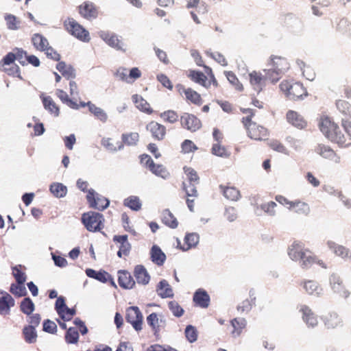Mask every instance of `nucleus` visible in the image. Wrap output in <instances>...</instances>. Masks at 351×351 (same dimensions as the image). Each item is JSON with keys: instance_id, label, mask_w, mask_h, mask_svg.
<instances>
[{"instance_id": "obj_1", "label": "nucleus", "mask_w": 351, "mask_h": 351, "mask_svg": "<svg viewBox=\"0 0 351 351\" xmlns=\"http://www.w3.org/2000/svg\"><path fill=\"white\" fill-rule=\"evenodd\" d=\"M341 130L334 119L327 115H322L318 120V128L323 135L330 142L341 147L351 145V121L348 119H341Z\"/></svg>"}, {"instance_id": "obj_2", "label": "nucleus", "mask_w": 351, "mask_h": 351, "mask_svg": "<svg viewBox=\"0 0 351 351\" xmlns=\"http://www.w3.org/2000/svg\"><path fill=\"white\" fill-rule=\"evenodd\" d=\"M288 254L291 260L300 261L302 268L308 269L314 264L321 266L322 268H327L326 264L313 254L308 248L305 247L303 243L294 241L289 247Z\"/></svg>"}, {"instance_id": "obj_3", "label": "nucleus", "mask_w": 351, "mask_h": 351, "mask_svg": "<svg viewBox=\"0 0 351 351\" xmlns=\"http://www.w3.org/2000/svg\"><path fill=\"white\" fill-rule=\"evenodd\" d=\"M204 71L207 75L204 73L195 71L190 70L187 76L190 80L206 88H209L211 84L217 88L219 86V83L213 72L212 69L208 66H204Z\"/></svg>"}, {"instance_id": "obj_4", "label": "nucleus", "mask_w": 351, "mask_h": 351, "mask_svg": "<svg viewBox=\"0 0 351 351\" xmlns=\"http://www.w3.org/2000/svg\"><path fill=\"white\" fill-rule=\"evenodd\" d=\"M280 88L287 98L291 100L302 99L307 95V91L303 84L300 82H293L283 80L280 84Z\"/></svg>"}, {"instance_id": "obj_5", "label": "nucleus", "mask_w": 351, "mask_h": 351, "mask_svg": "<svg viewBox=\"0 0 351 351\" xmlns=\"http://www.w3.org/2000/svg\"><path fill=\"white\" fill-rule=\"evenodd\" d=\"M65 29L73 36L82 42L90 40L89 32L73 18H67L63 23Z\"/></svg>"}, {"instance_id": "obj_6", "label": "nucleus", "mask_w": 351, "mask_h": 351, "mask_svg": "<svg viewBox=\"0 0 351 351\" xmlns=\"http://www.w3.org/2000/svg\"><path fill=\"white\" fill-rule=\"evenodd\" d=\"M82 221L87 230L97 232L104 228V217L99 213L89 211L82 215Z\"/></svg>"}, {"instance_id": "obj_7", "label": "nucleus", "mask_w": 351, "mask_h": 351, "mask_svg": "<svg viewBox=\"0 0 351 351\" xmlns=\"http://www.w3.org/2000/svg\"><path fill=\"white\" fill-rule=\"evenodd\" d=\"M186 8L192 9L190 11L191 15L194 22L197 24L202 23L208 12V8L206 3L200 0H185Z\"/></svg>"}, {"instance_id": "obj_8", "label": "nucleus", "mask_w": 351, "mask_h": 351, "mask_svg": "<svg viewBox=\"0 0 351 351\" xmlns=\"http://www.w3.org/2000/svg\"><path fill=\"white\" fill-rule=\"evenodd\" d=\"M176 89L178 93L184 97L189 104L199 106L203 104L201 95L191 88H186L182 84H178Z\"/></svg>"}, {"instance_id": "obj_9", "label": "nucleus", "mask_w": 351, "mask_h": 351, "mask_svg": "<svg viewBox=\"0 0 351 351\" xmlns=\"http://www.w3.org/2000/svg\"><path fill=\"white\" fill-rule=\"evenodd\" d=\"M141 162L157 176L166 178L169 176V173L163 165L155 164L152 158L147 154H143L141 156Z\"/></svg>"}, {"instance_id": "obj_10", "label": "nucleus", "mask_w": 351, "mask_h": 351, "mask_svg": "<svg viewBox=\"0 0 351 351\" xmlns=\"http://www.w3.org/2000/svg\"><path fill=\"white\" fill-rule=\"evenodd\" d=\"M86 199L90 208L104 210L110 204V201L106 197L95 192L93 189L88 191Z\"/></svg>"}, {"instance_id": "obj_11", "label": "nucleus", "mask_w": 351, "mask_h": 351, "mask_svg": "<svg viewBox=\"0 0 351 351\" xmlns=\"http://www.w3.org/2000/svg\"><path fill=\"white\" fill-rule=\"evenodd\" d=\"M181 127L191 132H195L202 128L201 120L193 114L183 113L180 117Z\"/></svg>"}, {"instance_id": "obj_12", "label": "nucleus", "mask_w": 351, "mask_h": 351, "mask_svg": "<svg viewBox=\"0 0 351 351\" xmlns=\"http://www.w3.org/2000/svg\"><path fill=\"white\" fill-rule=\"evenodd\" d=\"M125 319L136 330L142 329L143 315L137 306H130L126 310Z\"/></svg>"}, {"instance_id": "obj_13", "label": "nucleus", "mask_w": 351, "mask_h": 351, "mask_svg": "<svg viewBox=\"0 0 351 351\" xmlns=\"http://www.w3.org/2000/svg\"><path fill=\"white\" fill-rule=\"evenodd\" d=\"M245 128L247 130V136L256 141H264L269 136L268 130L256 123H251V125Z\"/></svg>"}, {"instance_id": "obj_14", "label": "nucleus", "mask_w": 351, "mask_h": 351, "mask_svg": "<svg viewBox=\"0 0 351 351\" xmlns=\"http://www.w3.org/2000/svg\"><path fill=\"white\" fill-rule=\"evenodd\" d=\"M146 129L154 140L160 141L165 138L167 129L164 125L152 121L146 125Z\"/></svg>"}, {"instance_id": "obj_15", "label": "nucleus", "mask_w": 351, "mask_h": 351, "mask_svg": "<svg viewBox=\"0 0 351 351\" xmlns=\"http://www.w3.org/2000/svg\"><path fill=\"white\" fill-rule=\"evenodd\" d=\"M249 82L253 89L257 93L263 90L267 84V78L260 71H253L249 73Z\"/></svg>"}, {"instance_id": "obj_16", "label": "nucleus", "mask_w": 351, "mask_h": 351, "mask_svg": "<svg viewBox=\"0 0 351 351\" xmlns=\"http://www.w3.org/2000/svg\"><path fill=\"white\" fill-rule=\"evenodd\" d=\"M315 152L322 158L329 160L334 163L340 162V156L329 146L324 144H319Z\"/></svg>"}, {"instance_id": "obj_17", "label": "nucleus", "mask_w": 351, "mask_h": 351, "mask_svg": "<svg viewBox=\"0 0 351 351\" xmlns=\"http://www.w3.org/2000/svg\"><path fill=\"white\" fill-rule=\"evenodd\" d=\"M79 13L87 20H93L98 16V8L92 2L85 1L78 7Z\"/></svg>"}, {"instance_id": "obj_18", "label": "nucleus", "mask_w": 351, "mask_h": 351, "mask_svg": "<svg viewBox=\"0 0 351 351\" xmlns=\"http://www.w3.org/2000/svg\"><path fill=\"white\" fill-rule=\"evenodd\" d=\"M269 65L277 71V73H285L289 69L290 64L285 57L271 56L269 58Z\"/></svg>"}, {"instance_id": "obj_19", "label": "nucleus", "mask_w": 351, "mask_h": 351, "mask_svg": "<svg viewBox=\"0 0 351 351\" xmlns=\"http://www.w3.org/2000/svg\"><path fill=\"white\" fill-rule=\"evenodd\" d=\"M299 311L302 313L303 321L308 327L313 328L317 325V317L309 306L302 304L299 306Z\"/></svg>"}, {"instance_id": "obj_20", "label": "nucleus", "mask_w": 351, "mask_h": 351, "mask_svg": "<svg viewBox=\"0 0 351 351\" xmlns=\"http://www.w3.org/2000/svg\"><path fill=\"white\" fill-rule=\"evenodd\" d=\"M6 59L7 54L0 61V70L10 76L17 77L22 79L20 74L19 66L16 64L14 61L8 62V61H6Z\"/></svg>"}, {"instance_id": "obj_21", "label": "nucleus", "mask_w": 351, "mask_h": 351, "mask_svg": "<svg viewBox=\"0 0 351 351\" xmlns=\"http://www.w3.org/2000/svg\"><path fill=\"white\" fill-rule=\"evenodd\" d=\"M113 241L119 244L117 256L119 258L128 256L131 250V245L128 242V235H115L113 237Z\"/></svg>"}, {"instance_id": "obj_22", "label": "nucleus", "mask_w": 351, "mask_h": 351, "mask_svg": "<svg viewBox=\"0 0 351 351\" xmlns=\"http://www.w3.org/2000/svg\"><path fill=\"white\" fill-rule=\"evenodd\" d=\"M15 304L13 298L5 291H0V315L10 313V308Z\"/></svg>"}, {"instance_id": "obj_23", "label": "nucleus", "mask_w": 351, "mask_h": 351, "mask_svg": "<svg viewBox=\"0 0 351 351\" xmlns=\"http://www.w3.org/2000/svg\"><path fill=\"white\" fill-rule=\"evenodd\" d=\"M85 272L89 278L96 279L104 283L109 282L111 285L116 287L113 278L106 271H97L93 269H86Z\"/></svg>"}, {"instance_id": "obj_24", "label": "nucleus", "mask_w": 351, "mask_h": 351, "mask_svg": "<svg viewBox=\"0 0 351 351\" xmlns=\"http://www.w3.org/2000/svg\"><path fill=\"white\" fill-rule=\"evenodd\" d=\"M330 284L335 292L340 296L347 298L349 295L348 291L345 289L342 279L337 274H332L330 277Z\"/></svg>"}, {"instance_id": "obj_25", "label": "nucleus", "mask_w": 351, "mask_h": 351, "mask_svg": "<svg viewBox=\"0 0 351 351\" xmlns=\"http://www.w3.org/2000/svg\"><path fill=\"white\" fill-rule=\"evenodd\" d=\"M287 121L293 126L302 130L307 126V121L298 112L289 110L286 114Z\"/></svg>"}, {"instance_id": "obj_26", "label": "nucleus", "mask_w": 351, "mask_h": 351, "mask_svg": "<svg viewBox=\"0 0 351 351\" xmlns=\"http://www.w3.org/2000/svg\"><path fill=\"white\" fill-rule=\"evenodd\" d=\"M118 283L119 286L125 289H131L135 286V281L131 274L127 270L118 271Z\"/></svg>"}, {"instance_id": "obj_27", "label": "nucleus", "mask_w": 351, "mask_h": 351, "mask_svg": "<svg viewBox=\"0 0 351 351\" xmlns=\"http://www.w3.org/2000/svg\"><path fill=\"white\" fill-rule=\"evenodd\" d=\"M193 300L195 306L202 308H208L210 304V296L208 293L202 289H199L195 292Z\"/></svg>"}, {"instance_id": "obj_28", "label": "nucleus", "mask_w": 351, "mask_h": 351, "mask_svg": "<svg viewBox=\"0 0 351 351\" xmlns=\"http://www.w3.org/2000/svg\"><path fill=\"white\" fill-rule=\"evenodd\" d=\"M199 243V235L196 233H188L185 235L184 243L181 244L179 240H177L178 245L182 251H187L195 247Z\"/></svg>"}, {"instance_id": "obj_29", "label": "nucleus", "mask_w": 351, "mask_h": 351, "mask_svg": "<svg viewBox=\"0 0 351 351\" xmlns=\"http://www.w3.org/2000/svg\"><path fill=\"white\" fill-rule=\"evenodd\" d=\"M100 36L109 46L117 50L123 49V43L117 35L113 33L102 32Z\"/></svg>"}, {"instance_id": "obj_30", "label": "nucleus", "mask_w": 351, "mask_h": 351, "mask_svg": "<svg viewBox=\"0 0 351 351\" xmlns=\"http://www.w3.org/2000/svg\"><path fill=\"white\" fill-rule=\"evenodd\" d=\"M219 189L222 192L223 196L228 200L237 201L241 197L240 191L233 186H223L221 184Z\"/></svg>"}, {"instance_id": "obj_31", "label": "nucleus", "mask_w": 351, "mask_h": 351, "mask_svg": "<svg viewBox=\"0 0 351 351\" xmlns=\"http://www.w3.org/2000/svg\"><path fill=\"white\" fill-rule=\"evenodd\" d=\"M132 101L134 103L135 106L141 112L147 114L153 113L154 110L151 108L149 104L142 96L137 94L134 95L132 97Z\"/></svg>"}, {"instance_id": "obj_32", "label": "nucleus", "mask_w": 351, "mask_h": 351, "mask_svg": "<svg viewBox=\"0 0 351 351\" xmlns=\"http://www.w3.org/2000/svg\"><path fill=\"white\" fill-rule=\"evenodd\" d=\"M134 275L138 284L145 285L149 282L150 276L143 265H138L134 267Z\"/></svg>"}, {"instance_id": "obj_33", "label": "nucleus", "mask_w": 351, "mask_h": 351, "mask_svg": "<svg viewBox=\"0 0 351 351\" xmlns=\"http://www.w3.org/2000/svg\"><path fill=\"white\" fill-rule=\"evenodd\" d=\"M288 209L303 216H306L310 212V207L308 204L299 199L293 201L291 207H288Z\"/></svg>"}, {"instance_id": "obj_34", "label": "nucleus", "mask_w": 351, "mask_h": 351, "mask_svg": "<svg viewBox=\"0 0 351 351\" xmlns=\"http://www.w3.org/2000/svg\"><path fill=\"white\" fill-rule=\"evenodd\" d=\"M151 259L158 266H162L165 260L166 255L158 245H153L150 251Z\"/></svg>"}, {"instance_id": "obj_35", "label": "nucleus", "mask_w": 351, "mask_h": 351, "mask_svg": "<svg viewBox=\"0 0 351 351\" xmlns=\"http://www.w3.org/2000/svg\"><path fill=\"white\" fill-rule=\"evenodd\" d=\"M27 53L23 49L16 48L12 52L7 53L6 61L11 62L17 60L21 64L24 65L26 60Z\"/></svg>"}, {"instance_id": "obj_36", "label": "nucleus", "mask_w": 351, "mask_h": 351, "mask_svg": "<svg viewBox=\"0 0 351 351\" xmlns=\"http://www.w3.org/2000/svg\"><path fill=\"white\" fill-rule=\"evenodd\" d=\"M157 293L162 298H171L173 295V290L165 280L160 281L157 285Z\"/></svg>"}, {"instance_id": "obj_37", "label": "nucleus", "mask_w": 351, "mask_h": 351, "mask_svg": "<svg viewBox=\"0 0 351 351\" xmlns=\"http://www.w3.org/2000/svg\"><path fill=\"white\" fill-rule=\"evenodd\" d=\"M56 69L67 80H73L75 77V69L64 62H59L56 65Z\"/></svg>"}, {"instance_id": "obj_38", "label": "nucleus", "mask_w": 351, "mask_h": 351, "mask_svg": "<svg viewBox=\"0 0 351 351\" xmlns=\"http://www.w3.org/2000/svg\"><path fill=\"white\" fill-rule=\"evenodd\" d=\"M32 42L35 49L40 51H43L49 45L47 39L40 34H34Z\"/></svg>"}, {"instance_id": "obj_39", "label": "nucleus", "mask_w": 351, "mask_h": 351, "mask_svg": "<svg viewBox=\"0 0 351 351\" xmlns=\"http://www.w3.org/2000/svg\"><path fill=\"white\" fill-rule=\"evenodd\" d=\"M162 221L171 228H176L178 221L169 209H165L162 213Z\"/></svg>"}, {"instance_id": "obj_40", "label": "nucleus", "mask_w": 351, "mask_h": 351, "mask_svg": "<svg viewBox=\"0 0 351 351\" xmlns=\"http://www.w3.org/2000/svg\"><path fill=\"white\" fill-rule=\"evenodd\" d=\"M87 106L89 111L101 122L105 123L108 119V115L105 111L99 107H97L90 101L87 102Z\"/></svg>"}, {"instance_id": "obj_41", "label": "nucleus", "mask_w": 351, "mask_h": 351, "mask_svg": "<svg viewBox=\"0 0 351 351\" xmlns=\"http://www.w3.org/2000/svg\"><path fill=\"white\" fill-rule=\"evenodd\" d=\"M336 107L338 110L351 121V105L346 100L339 99L336 101Z\"/></svg>"}, {"instance_id": "obj_42", "label": "nucleus", "mask_w": 351, "mask_h": 351, "mask_svg": "<svg viewBox=\"0 0 351 351\" xmlns=\"http://www.w3.org/2000/svg\"><path fill=\"white\" fill-rule=\"evenodd\" d=\"M42 101L46 110L55 116H58L60 112L59 108L50 96L43 97Z\"/></svg>"}, {"instance_id": "obj_43", "label": "nucleus", "mask_w": 351, "mask_h": 351, "mask_svg": "<svg viewBox=\"0 0 351 351\" xmlns=\"http://www.w3.org/2000/svg\"><path fill=\"white\" fill-rule=\"evenodd\" d=\"M324 322L328 328H335L341 325V319L336 313H329L324 316Z\"/></svg>"}, {"instance_id": "obj_44", "label": "nucleus", "mask_w": 351, "mask_h": 351, "mask_svg": "<svg viewBox=\"0 0 351 351\" xmlns=\"http://www.w3.org/2000/svg\"><path fill=\"white\" fill-rule=\"evenodd\" d=\"M327 245L330 249H331L334 253L342 258H347L349 256V250L342 245H339L333 241H329L327 242Z\"/></svg>"}, {"instance_id": "obj_45", "label": "nucleus", "mask_w": 351, "mask_h": 351, "mask_svg": "<svg viewBox=\"0 0 351 351\" xmlns=\"http://www.w3.org/2000/svg\"><path fill=\"white\" fill-rule=\"evenodd\" d=\"M23 335L25 341L28 343L36 341L37 333L36 329L32 326H25L23 329Z\"/></svg>"}, {"instance_id": "obj_46", "label": "nucleus", "mask_w": 351, "mask_h": 351, "mask_svg": "<svg viewBox=\"0 0 351 351\" xmlns=\"http://www.w3.org/2000/svg\"><path fill=\"white\" fill-rule=\"evenodd\" d=\"M56 95L62 101V103L66 104L70 108H73V109L79 108L78 104L75 101L71 99L69 97V95H67V93L65 91H64L63 90L58 89L56 90Z\"/></svg>"}, {"instance_id": "obj_47", "label": "nucleus", "mask_w": 351, "mask_h": 351, "mask_svg": "<svg viewBox=\"0 0 351 351\" xmlns=\"http://www.w3.org/2000/svg\"><path fill=\"white\" fill-rule=\"evenodd\" d=\"M35 309V305L29 298H25L20 304L21 311L27 315H30Z\"/></svg>"}, {"instance_id": "obj_48", "label": "nucleus", "mask_w": 351, "mask_h": 351, "mask_svg": "<svg viewBox=\"0 0 351 351\" xmlns=\"http://www.w3.org/2000/svg\"><path fill=\"white\" fill-rule=\"evenodd\" d=\"M233 327L232 332L234 336H239L246 326V321L243 318H234L231 321Z\"/></svg>"}, {"instance_id": "obj_49", "label": "nucleus", "mask_w": 351, "mask_h": 351, "mask_svg": "<svg viewBox=\"0 0 351 351\" xmlns=\"http://www.w3.org/2000/svg\"><path fill=\"white\" fill-rule=\"evenodd\" d=\"M304 288L308 294L317 296L321 294L322 291V289L317 285V283L313 280L305 282Z\"/></svg>"}, {"instance_id": "obj_50", "label": "nucleus", "mask_w": 351, "mask_h": 351, "mask_svg": "<svg viewBox=\"0 0 351 351\" xmlns=\"http://www.w3.org/2000/svg\"><path fill=\"white\" fill-rule=\"evenodd\" d=\"M49 190L56 197H63L67 193L66 187L61 183H53L51 184Z\"/></svg>"}, {"instance_id": "obj_51", "label": "nucleus", "mask_w": 351, "mask_h": 351, "mask_svg": "<svg viewBox=\"0 0 351 351\" xmlns=\"http://www.w3.org/2000/svg\"><path fill=\"white\" fill-rule=\"evenodd\" d=\"M160 117L164 121L171 124L176 123L179 120V115L178 112L173 110L164 111L160 114Z\"/></svg>"}, {"instance_id": "obj_52", "label": "nucleus", "mask_w": 351, "mask_h": 351, "mask_svg": "<svg viewBox=\"0 0 351 351\" xmlns=\"http://www.w3.org/2000/svg\"><path fill=\"white\" fill-rule=\"evenodd\" d=\"M224 74L229 81V82L238 91H242L243 90V86L239 80L238 77L233 71H225Z\"/></svg>"}, {"instance_id": "obj_53", "label": "nucleus", "mask_w": 351, "mask_h": 351, "mask_svg": "<svg viewBox=\"0 0 351 351\" xmlns=\"http://www.w3.org/2000/svg\"><path fill=\"white\" fill-rule=\"evenodd\" d=\"M184 173L186 176V178L188 180V184H198L199 182V177L197 173V171L189 167H184Z\"/></svg>"}, {"instance_id": "obj_54", "label": "nucleus", "mask_w": 351, "mask_h": 351, "mask_svg": "<svg viewBox=\"0 0 351 351\" xmlns=\"http://www.w3.org/2000/svg\"><path fill=\"white\" fill-rule=\"evenodd\" d=\"M139 140L138 132H130L122 134V141L124 144L132 146L136 145Z\"/></svg>"}, {"instance_id": "obj_55", "label": "nucleus", "mask_w": 351, "mask_h": 351, "mask_svg": "<svg viewBox=\"0 0 351 351\" xmlns=\"http://www.w3.org/2000/svg\"><path fill=\"white\" fill-rule=\"evenodd\" d=\"M123 204L133 210L137 211L141 208V203L136 196H130L124 200Z\"/></svg>"}, {"instance_id": "obj_56", "label": "nucleus", "mask_w": 351, "mask_h": 351, "mask_svg": "<svg viewBox=\"0 0 351 351\" xmlns=\"http://www.w3.org/2000/svg\"><path fill=\"white\" fill-rule=\"evenodd\" d=\"M21 265L12 267V274L18 284H24L27 278L25 273L21 271Z\"/></svg>"}, {"instance_id": "obj_57", "label": "nucleus", "mask_w": 351, "mask_h": 351, "mask_svg": "<svg viewBox=\"0 0 351 351\" xmlns=\"http://www.w3.org/2000/svg\"><path fill=\"white\" fill-rule=\"evenodd\" d=\"M10 291L16 297H22L27 295V290L24 284L12 283Z\"/></svg>"}, {"instance_id": "obj_58", "label": "nucleus", "mask_w": 351, "mask_h": 351, "mask_svg": "<svg viewBox=\"0 0 351 351\" xmlns=\"http://www.w3.org/2000/svg\"><path fill=\"white\" fill-rule=\"evenodd\" d=\"M196 185L195 184H187L186 182L182 183V189L185 192L186 198L187 197H192L194 198L198 197V192L196 189Z\"/></svg>"}, {"instance_id": "obj_59", "label": "nucleus", "mask_w": 351, "mask_h": 351, "mask_svg": "<svg viewBox=\"0 0 351 351\" xmlns=\"http://www.w3.org/2000/svg\"><path fill=\"white\" fill-rule=\"evenodd\" d=\"M241 111L245 114V116L241 119V122L243 124L244 128H246L251 125V123H254L252 121V119L255 114L254 110L251 108H241Z\"/></svg>"}, {"instance_id": "obj_60", "label": "nucleus", "mask_w": 351, "mask_h": 351, "mask_svg": "<svg viewBox=\"0 0 351 351\" xmlns=\"http://www.w3.org/2000/svg\"><path fill=\"white\" fill-rule=\"evenodd\" d=\"M79 333L76 328H69L65 335V341L68 343H76L78 341Z\"/></svg>"}, {"instance_id": "obj_61", "label": "nucleus", "mask_w": 351, "mask_h": 351, "mask_svg": "<svg viewBox=\"0 0 351 351\" xmlns=\"http://www.w3.org/2000/svg\"><path fill=\"white\" fill-rule=\"evenodd\" d=\"M7 27L12 30H16L19 28L20 21L13 14H7L5 16Z\"/></svg>"}, {"instance_id": "obj_62", "label": "nucleus", "mask_w": 351, "mask_h": 351, "mask_svg": "<svg viewBox=\"0 0 351 351\" xmlns=\"http://www.w3.org/2000/svg\"><path fill=\"white\" fill-rule=\"evenodd\" d=\"M168 307L174 316L177 317H181L184 314V309L178 304V302L173 300L168 303Z\"/></svg>"}, {"instance_id": "obj_63", "label": "nucleus", "mask_w": 351, "mask_h": 351, "mask_svg": "<svg viewBox=\"0 0 351 351\" xmlns=\"http://www.w3.org/2000/svg\"><path fill=\"white\" fill-rule=\"evenodd\" d=\"M268 145L274 151L287 155L289 154L287 149L284 146V145L282 143H280L278 140L271 141L270 142L268 143Z\"/></svg>"}, {"instance_id": "obj_64", "label": "nucleus", "mask_w": 351, "mask_h": 351, "mask_svg": "<svg viewBox=\"0 0 351 351\" xmlns=\"http://www.w3.org/2000/svg\"><path fill=\"white\" fill-rule=\"evenodd\" d=\"M211 152L213 154L220 157H227L229 156L226 147L222 146L221 143L213 144Z\"/></svg>"}]
</instances>
